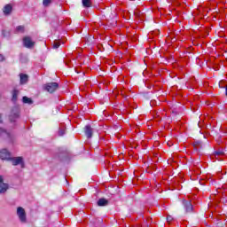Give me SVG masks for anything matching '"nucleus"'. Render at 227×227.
Segmentation results:
<instances>
[{"label":"nucleus","instance_id":"obj_1","mask_svg":"<svg viewBox=\"0 0 227 227\" xmlns=\"http://www.w3.org/2000/svg\"><path fill=\"white\" fill-rule=\"evenodd\" d=\"M20 116V109L18 106H13L9 115V120L12 123L17 121Z\"/></svg>","mask_w":227,"mask_h":227},{"label":"nucleus","instance_id":"obj_2","mask_svg":"<svg viewBox=\"0 0 227 227\" xmlns=\"http://www.w3.org/2000/svg\"><path fill=\"white\" fill-rule=\"evenodd\" d=\"M44 91H47L48 93H55L56 90L59 88V83L53 82H48L43 86Z\"/></svg>","mask_w":227,"mask_h":227},{"label":"nucleus","instance_id":"obj_3","mask_svg":"<svg viewBox=\"0 0 227 227\" xmlns=\"http://www.w3.org/2000/svg\"><path fill=\"white\" fill-rule=\"evenodd\" d=\"M3 123V115L0 114V125ZM0 137L5 141H12V133L0 128Z\"/></svg>","mask_w":227,"mask_h":227},{"label":"nucleus","instance_id":"obj_4","mask_svg":"<svg viewBox=\"0 0 227 227\" xmlns=\"http://www.w3.org/2000/svg\"><path fill=\"white\" fill-rule=\"evenodd\" d=\"M183 208L184 210V214H192V210H194V207H192V203L191 200H182Z\"/></svg>","mask_w":227,"mask_h":227},{"label":"nucleus","instance_id":"obj_5","mask_svg":"<svg viewBox=\"0 0 227 227\" xmlns=\"http://www.w3.org/2000/svg\"><path fill=\"white\" fill-rule=\"evenodd\" d=\"M106 18L109 20H112V22L110 23V25L114 27V26H116V12L114 11H108L106 12Z\"/></svg>","mask_w":227,"mask_h":227},{"label":"nucleus","instance_id":"obj_6","mask_svg":"<svg viewBox=\"0 0 227 227\" xmlns=\"http://www.w3.org/2000/svg\"><path fill=\"white\" fill-rule=\"evenodd\" d=\"M17 215L21 223H26L27 221L26 210L22 207H19L17 208Z\"/></svg>","mask_w":227,"mask_h":227},{"label":"nucleus","instance_id":"obj_7","mask_svg":"<svg viewBox=\"0 0 227 227\" xmlns=\"http://www.w3.org/2000/svg\"><path fill=\"white\" fill-rule=\"evenodd\" d=\"M8 189H10V184L4 183V178L0 176V194H4Z\"/></svg>","mask_w":227,"mask_h":227},{"label":"nucleus","instance_id":"obj_8","mask_svg":"<svg viewBox=\"0 0 227 227\" xmlns=\"http://www.w3.org/2000/svg\"><path fill=\"white\" fill-rule=\"evenodd\" d=\"M35 43L33 42V40H31V38L29 36H25L23 38V45L27 49H33V47H35Z\"/></svg>","mask_w":227,"mask_h":227},{"label":"nucleus","instance_id":"obj_9","mask_svg":"<svg viewBox=\"0 0 227 227\" xmlns=\"http://www.w3.org/2000/svg\"><path fill=\"white\" fill-rule=\"evenodd\" d=\"M193 146L195 150H199V152H200V150H205V148L208 146V143L206 142L205 144H203L201 141H195L193 143Z\"/></svg>","mask_w":227,"mask_h":227},{"label":"nucleus","instance_id":"obj_10","mask_svg":"<svg viewBox=\"0 0 227 227\" xmlns=\"http://www.w3.org/2000/svg\"><path fill=\"white\" fill-rule=\"evenodd\" d=\"M84 134L87 139H91L93 137V128L90 125H86L84 127Z\"/></svg>","mask_w":227,"mask_h":227},{"label":"nucleus","instance_id":"obj_11","mask_svg":"<svg viewBox=\"0 0 227 227\" xmlns=\"http://www.w3.org/2000/svg\"><path fill=\"white\" fill-rule=\"evenodd\" d=\"M10 157H12V154L6 149L0 151V159H2V160H10Z\"/></svg>","mask_w":227,"mask_h":227},{"label":"nucleus","instance_id":"obj_12","mask_svg":"<svg viewBox=\"0 0 227 227\" xmlns=\"http://www.w3.org/2000/svg\"><path fill=\"white\" fill-rule=\"evenodd\" d=\"M12 166H19L20 164L21 168H24V159L22 157H15L11 159Z\"/></svg>","mask_w":227,"mask_h":227},{"label":"nucleus","instance_id":"obj_13","mask_svg":"<svg viewBox=\"0 0 227 227\" xmlns=\"http://www.w3.org/2000/svg\"><path fill=\"white\" fill-rule=\"evenodd\" d=\"M13 10V6L11 4H7L6 5H4V9H3V12L5 15H10V13H12Z\"/></svg>","mask_w":227,"mask_h":227},{"label":"nucleus","instance_id":"obj_14","mask_svg":"<svg viewBox=\"0 0 227 227\" xmlns=\"http://www.w3.org/2000/svg\"><path fill=\"white\" fill-rule=\"evenodd\" d=\"M29 81V76L25 74H20V84H27Z\"/></svg>","mask_w":227,"mask_h":227},{"label":"nucleus","instance_id":"obj_15","mask_svg":"<svg viewBox=\"0 0 227 227\" xmlns=\"http://www.w3.org/2000/svg\"><path fill=\"white\" fill-rule=\"evenodd\" d=\"M107 205H109V200L106 199L102 198L98 200V207H107Z\"/></svg>","mask_w":227,"mask_h":227},{"label":"nucleus","instance_id":"obj_16","mask_svg":"<svg viewBox=\"0 0 227 227\" xmlns=\"http://www.w3.org/2000/svg\"><path fill=\"white\" fill-rule=\"evenodd\" d=\"M83 8H91V0H82Z\"/></svg>","mask_w":227,"mask_h":227},{"label":"nucleus","instance_id":"obj_17","mask_svg":"<svg viewBox=\"0 0 227 227\" xmlns=\"http://www.w3.org/2000/svg\"><path fill=\"white\" fill-rule=\"evenodd\" d=\"M18 97H19V90H17L14 89V90H12V102H17Z\"/></svg>","mask_w":227,"mask_h":227},{"label":"nucleus","instance_id":"obj_18","mask_svg":"<svg viewBox=\"0 0 227 227\" xmlns=\"http://www.w3.org/2000/svg\"><path fill=\"white\" fill-rule=\"evenodd\" d=\"M22 100H23L24 104H33V99H31L26 96L23 97Z\"/></svg>","mask_w":227,"mask_h":227},{"label":"nucleus","instance_id":"obj_19","mask_svg":"<svg viewBox=\"0 0 227 227\" xmlns=\"http://www.w3.org/2000/svg\"><path fill=\"white\" fill-rule=\"evenodd\" d=\"M215 157L223 156L224 155V151H215Z\"/></svg>","mask_w":227,"mask_h":227},{"label":"nucleus","instance_id":"obj_20","mask_svg":"<svg viewBox=\"0 0 227 227\" xmlns=\"http://www.w3.org/2000/svg\"><path fill=\"white\" fill-rule=\"evenodd\" d=\"M52 3V0H43V6H49Z\"/></svg>","mask_w":227,"mask_h":227},{"label":"nucleus","instance_id":"obj_21","mask_svg":"<svg viewBox=\"0 0 227 227\" xmlns=\"http://www.w3.org/2000/svg\"><path fill=\"white\" fill-rule=\"evenodd\" d=\"M61 43L59 42L53 43V49H59Z\"/></svg>","mask_w":227,"mask_h":227},{"label":"nucleus","instance_id":"obj_22","mask_svg":"<svg viewBox=\"0 0 227 227\" xmlns=\"http://www.w3.org/2000/svg\"><path fill=\"white\" fill-rule=\"evenodd\" d=\"M17 31H20L21 33H24V26H18Z\"/></svg>","mask_w":227,"mask_h":227},{"label":"nucleus","instance_id":"obj_23","mask_svg":"<svg viewBox=\"0 0 227 227\" xmlns=\"http://www.w3.org/2000/svg\"><path fill=\"white\" fill-rule=\"evenodd\" d=\"M173 216H171L170 215H167V223H171V221H173Z\"/></svg>","mask_w":227,"mask_h":227},{"label":"nucleus","instance_id":"obj_24","mask_svg":"<svg viewBox=\"0 0 227 227\" xmlns=\"http://www.w3.org/2000/svg\"><path fill=\"white\" fill-rule=\"evenodd\" d=\"M4 60H5L4 55L0 54V62H3V61H4Z\"/></svg>","mask_w":227,"mask_h":227},{"label":"nucleus","instance_id":"obj_25","mask_svg":"<svg viewBox=\"0 0 227 227\" xmlns=\"http://www.w3.org/2000/svg\"><path fill=\"white\" fill-rule=\"evenodd\" d=\"M59 136H65V130L61 129V130L59 131Z\"/></svg>","mask_w":227,"mask_h":227},{"label":"nucleus","instance_id":"obj_26","mask_svg":"<svg viewBox=\"0 0 227 227\" xmlns=\"http://www.w3.org/2000/svg\"><path fill=\"white\" fill-rule=\"evenodd\" d=\"M225 95H226V97H227V84H226V86H225Z\"/></svg>","mask_w":227,"mask_h":227}]
</instances>
